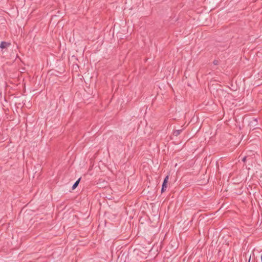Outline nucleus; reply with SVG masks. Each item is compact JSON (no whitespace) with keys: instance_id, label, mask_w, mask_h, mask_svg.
<instances>
[{"instance_id":"6e6552de","label":"nucleus","mask_w":262,"mask_h":262,"mask_svg":"<svg viewBox=\"0 0 262 262\" xmlns=\"http://www.w3.org/2000/svg\"><path fill=\"white\" fill-rule=\"evenodd\" d=\"M246 160V157H244L242 159V161H243L244 162H245Z\"/></svg>"},{"instance_id":"423d86ee","label":"nucleus","mask_w":262,"mask_h":262,"mask_svg":"<svg viewBox=\"0 0 262 262\" xmlns=\"http://www.w3.org/2000/svg\"><path fill=\"white\" fill-rule=\"evenodd\" d=\"M168 179H169V176H166L164 179L163 182H165V183H167L168 181Z\"/></svg>"},{"instance_id":"f03ea898","label":"nucleus","mask_w":262,"mask_h":262,"mask_svg":"<svg viewBox=\"0 0 262 262\" xmlns=\"http://www.w3.org/2000/svg\"><path fill=\"white\" fill-rule=\"evenodd\" d=\"M257 119H253L252 121H251L250 123V127H253V129H254L256 127H255V126L257 125Z\"/></svg>"},{"instance_id":"20e7f679","label":"nucleus","mask_w":262,"mask_h":262,"mask_svg":"<svg viewBox=\"0 0 262 262\" xmlns=\"http://www.w3.org/2000/svg\"><path fill=\"white\" fill-rule=\"evenodd\" d=\"M167 183L163 182L161 188V193L164 192L166 190L167 188Z\"/></svg>"},{"instance_id":"0eeeda50","label":"nucleus","mask_w":262,"mask_h":262,"mask_svg":"<svg viewBox=\"0 0 262 262\" xmlns=\"http://www.w3.org/2000/svg\"><path fill=\"white\" fill-rule=\"evenodd\" d=\"M213 63L214 65H218L219 64V61L217 60H214L213 62Z\"/></svg>"},{"instance_id":"1a4fd4ad","label":"nucleus","mask_w":262,"mask_h":262,"mask_svg":"<svg viewBox=\"0 0 262 262\" xmlns=\"http://www.w3.org/2000/svg\"><path fill=\"white\" fill-rule=\"evenodd\" d=\"M261 262H262V254H261Z\"/></svg>"},{"instance_id":"7ed1b4c3","label":"nucleus","mask_w":262,"mask_h":262,"mask_svg":"<svg viewBox=\"0 0 262 262\" xmlns=\"http://www.w3.org/2000/svg\"><path fill=\"white\" fill-rule=\"evenodd\" d=\"M183 130V129H178V130H175L173 131V135L176 137H177L178 136H179L181 133V132H182Z\"/></svg>"},{"instance_id":"f257e3e1","label":"nucleus","mask_w":262,"mask_h":262,"mask_svg":"<svg viewBox=\"0 0 262 262\" xmlns=\"http://www.w3.org/2000/svg\"><path fill=\"white\" fill-rule=\"evenodd\" d=\"M11 43L10 42L2 41L0 45V48L1 49H3L9 47Z\"/></svg>"},{"instance_id":"39448f33","label":"nucleus","mask_w":262,"mask_h":262,"mask_svg":"<svg viewBox=\"0 0 262 262\" xmlns=\"http://www.w3.org/2000/svg\"><path fill=\"white\" fill-rule=\"evenodd\" d=\"M80 181V178L78 179L75 182V183L73 184V186H72V190H74L77 187V186L78 185L79 183V182Z\"/></svg>"}]
</instances>
